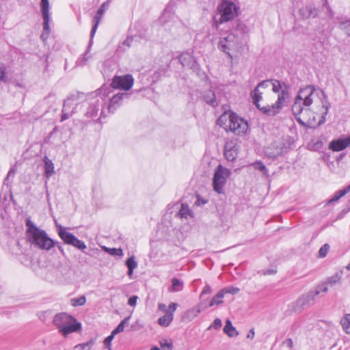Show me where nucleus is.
I'll return each instance as SVG.
<instances>
[{"label": "nucleus", "mask_w": 350, "mask_h": 350, "mask_svg": "<svg viewBox=\"0 0 350 350\" xmlns=\"http://www.w3.org/2000/svg\"><path fill=\"white\" fill-rule=\"evenodd\" d=\"M315 98L321 99L322 108L325 109L318 125H321L326 121L325 117L330 107L327 96L323 90H317L314 86L308 85L299 90L291 108L296 120L301 125L310 126V122L308 116L310 113V107L314 102Z\"/></svg>", "instance_id": "obj_1"}, {"label": "nucleus", "mask_w": 350, "mask_h": 350, "mask_svg": "<svg viewBox=\"0 0 350 350\" xmlns=\"http://www.w3.org/2000/svg\"><path fill=\"white\" fill-rule=\"evenodd\" d=\"M26 237L34 247L48 251L53 247L55 242L50 238L45 230L38 228L30 219L26 220Z\"/></svg>", "instance_id": "obj_2"}, {"label": "nucleus", "mask_w": 350, "mask_h": 350, "mask_svg": "<svg viewBox=\"0 0 350 350\" xmlns=\"http://www.w3.org/2000/svg\"><path fill=\"white\" fill-rule=\"evenodd\" d=\"M271 88L274 93H278L277 100L271 105H267L260 108V110L267 116L279 113L282 108L287 105L289 98L288 88L285 83L272 79Z\"/></svg>", "instance_id": "obj_3"}, {"label": "nucleus", "mask_w": 350, "mask_h": 350, "mask_svg": "<svg viewBox=\"0 0 350 350\" xmlns=\"http://www.w3.org/2000/svg\"><path fill=\"white\" fill-rule=\"evenodd\" d=\"M217 122L226 131H230L239 136L246 134L249 128L246 120L230 111H225L221 114Z\"/></svg>", "instance_id": "obj_4"}, {"label": "nucleus", "mask_w": 350, "mask_h": 350, "mask_svg": "<svg viewBox=\"0 0 350 350\" xmlns=\"http://www.w3.org/2000/svg\"><path fill=\"white\" fill-rule=\"evenodd\" d=\"M239 8L232 1L224 0L217 7V14L214 17V25L218 29L219 25L232 21L238 14Z\"/></svg>", "instance_id": "obj_5"}, {"label": "nucleus", "mask_w": 350, "mask_h": 350, "mask_svg": "<svg viewBox=\"0 0 350 350\" xmlns=\"http://www.w3.org/2000/svg\"><path fill=\"white\" fill-rule=\"evenodd\" d=\"M242 44L241 38L238 34L231 32L228 34L221 36L217 43L218 49L226 53L231 59L232 58L230 52L239 51Z\"/></svg>", "instance_id": "obj_6"}, {"label": "nucleus", "mask_w": 350, "mask_h": 350, "mask_svg": "<svg viewBox=\"0 0 350 350\" xmlns=\"http://www.w3.org/2000/svg\"><path fill=\"white\" fill-rule=\"evenodd\" d=\"M83 98V93L79 92L70 93L64 102L61 121H64L72 116L78 103Z\"/></svg>", "instance_id": "obj_7"}, {"label": "nucleus", "mask_w": 350, "mask_h": 350, "mask_svg": "<svg viewBox=\"0 0 350 350\" xmlns=\"http://www.w3.org/2000/svg\"><path fill=\"white\" fill-rule=\"evenodd\" d=\"M327 291L326 286H317V288L310 291L308 293L302 295L297 300L295 310L300 312L302 310L309 308L314 304L315 297L318 296L321 292L326 293Z\"/></svg>", "instance_id": "obj_8"}, {"label": "nucleus", "mask_w": 350, "mask_h": 350, "mask_svg": "<svg viewBox=\"0 0 350 350\" xmlns=\"http://www.w3.org/2000/svg\"><path fill=\"white\" fill-rule=\"evenodd\" d=\"M230 174V171L221 165H219L216 167L213 178V187L215 191L218 193H224V186Z\"/></svg>", "instance_id": "obj_9"}, {"label": "nucleus", "mask_w": 350, "mask_h": 350, "mask_svg": "<svg viewBox=\"0 0 350 350\" xmlns=\"http://www.w3.org/2000/svg\"><path fill=\"white\" fill-rule=\"evenodd\" d=\"M57 234L66 244L71 245L77 249L84 251L86 249L85 243L78 239L73 234L68 232L67 228L60 224H56Z\"/></svg>", "instance_id": "obj_10"}, {"label": "nucleus", "mask_w": 350, "mask_h": 350, "mask_svg": "<svg viewBox=\"0 0 350 350\" xmlns=\"http://www.w3.org/2000/svg\"><path fill=\"white\" fill-rule=\"evenodd\" d=\"M134 79L131 75L123 76H115L111 85L114 89H120L125 91L129 90L133 85Z\"/></svg>", "instance_id": "obj_11"}, {"label": "nucleus", "mask_w": 350, "mask_h": 350, "mask_svg": "<svg viewBox=\"0 0 350 350\" xmlns=\"http://www.w3.org/2000/svg\"><path fill=\"white\" fill-rule=\"evenodd\" d=\"M105 103V93L103 94V90H99L96 93V98L90 103V106L85 113L88 118L96 117L98 114L100 107Z\"/></svg>", "instance_id": "obj_12"}, {"label": "nucleus", "mask_w": 350, "mask_h": 350, "mask_svg": "<svg viewBox=\"0 0 350 350\" xmlns=\"http://www.w3.org/2000/svg\"><path fill=\"white\" fill-rule=\"evenodd\" d=\"M109 5V0L104 2L100 5V7L98 8L95 16L94 17V19H93L94 25L92 27V29L91 33H90V41L89 47H90V46L92 44V39L96 33L98 24L103 17V15L105 13V10L108 8Z\"/></svg>", "instance_id": "obj_13"}, {"label": "nucleus", "mask_w": 350, "mask_h": 350, "mask_svg": "<svg viewBox=\"0 0 350 350\" xmlns=\"http://www.w3.org/2000/svg\"><path fill=\"white\" fill-rule=\"evenodd\" d=\"M272 79L265 80L259 83L255 89L252 92L251 96L253 100V103L256 107L260 109L262 108L259 104V101L262 99V92H260V88H267L271 87Z\"/></svg>", "instance_id": "obj_14"}, {"label": "nucleus", "mask_w": 350, "mask_h": 350, "mask_svg": "<svg viewBox=\"0 0 350 350\" xmlns=\"http://www.w3.org/2000/svg\"><path fill=\"white\" fill-rule=\"evenodd\" d=\"M239 146L234 140L228 141L224 146V156L228 161H233L238 156Z\"/></svg>", "instance_id": "obj_15"}, {"label": "nucleus", "mask_w": 350, "mask_h": 350, "mask_svg": "<svg viewBox=\"0 0 350 350\" xmlns=\"http://www.w3.org/2000/svg\"><path fill=\"white\" fill-rule=\"evenodd\" d=\"M178 304L172 302L168 306L167 312L158 319V323L163 327H168L174 319V313L177 309Z\"/></svg>", "instance_id": "obj_16"}, {"label": "nucleus", "mask_w": 350, "mask_h": 350, "mask_svg": "<svg viewBox=\"0 0 350 350\" xmlns=\"http://www.w3.org/2000/svg\"><path fill=\"white\" fill-rule=\"evenodd\" d=\"M70 321H75V317L66 312L55 314L53 319V323L59 332L62 327L66 325Z\"/></svg>", "instance_id": "obj_17"}, {"label": "nucleus", "mask_w": 350, "mask_h": 350, "mask_svg": "<svg viewBox=\"0 0 350 350\" xmlns=\"http://www.w3.org/2000/svg\"><path fill=\"white\" fill-rule=\"evenodd\" d=\"M350 146V135L345 138L333 140L329 143V147L335 152H339Z\"/></svg>", "instance_id": "obj_18"}, {"label": "nucleus", "mask_w": 350, "mask_h": 350, "mask_svg": "<svg viewBox=\"0 0 350 350\" xmlns=\"http://www.w3.org/2000/svg\"><path fill=\"white\" fill-rule=\"evenodd\" d=\"M81 323L75 318V321H70L66 325L62 327L59 332L66 337L68 334L73 332H79L81 331Z\"/></svg>", "instance_id": "obj_19"}, {"label": "nucleus", "mask_w": 350, "mask_h": 350, "mask_svg": "<svg viewBox=\"0 0 350 350\" xmlns=\"http://www.w3.org/2000/svg\"><path fill=\"white\" fill-rule=\"evenodd\" d=\"M128 97V94L126 93H118L114 95L109 100L108 105V111L109 113H114L116 110L117 107H119L121 104L122 100Z\"/></svg>", "instance_id": "obj_20"}, {"label": "nucleus", "mask_w": 350, "mask_h": 350, "mask_svg": "<svg viewBox=\"0 0 350 350\" xmlns=\"http://www.w3.org/2000/svg\"><path fill=\"white\" fill-rule=\"evenodd\" d=\"M179 61L183 66L194 69L196 68V61L189 53H182L179 56Z\"/></svg>", "instance_id": "obj_21"}, {"label": "nucleus", "mask_w": 350, "mask_h": 350, "mask_svg": "<svg viewBox=\"0 0 350 350\" xmlns=\"http://www.w3.org/2000/svg\"><path fill=\"white\" fill-rule=\"evenodd\" d=\"M299 12L304 18H314L317 16V10L312 5H306L300 10Z\"/></svg>", "instance_id": "obj_22"}, {"label": "nucleus", "mask_w": 350, "mask_h": 350, "mask_svg": "<svg viewBox=\"0 0 350 350\" xmlns=\"http://www.w3.org/2000/svg\"><path fill=\"white\" fill-rule=\"evenodd\" d=\"M201 311L202 310L199 306H194L191 308H189L185 312L183 318L187 319L188 321H191L197 317Z\"/></svg>", "instance_id": "obj_23"}, {"label": "nucleus", "mask_w": 350, "mask_h": 350, "mask_svg": "<svg viewBox=\"0 0 350 350\" xmlns=\"http://www.w3.org/2000/svg\"><path fill=\"white\" fill-rule=\"evenodd\" d=\"M43 161L44 163V174L46 178L49 179L55 173L54 164L46 156L44 157Z\"/></svg>", "instance_id": "obj_24"}, {"label": "nucleus", "mask_w": 350, "mask_h": 350, "mask_svg": "<svg viewBox=\"0 0 350 350\" xmlns=\"http://www.w3.org/2000/svg\"><path fill=\"white\" fill-rule=\"evenodd\" d=\"M177 215L180 218L185 219L192 218L194 217L193 211L186 204H181L180 208L179 209Z\"/></svg>", "instance_id": "obj_25"}, {"label": "nucleus", "mask_w": 350, "mask_h": 350, "mask_svg": "<svg viewBox=\"0 0 350 350\" xmlns=\"http://www.w3.org/2000/svg\"><path fill=\"white\" fill-rule=\"evenodd\" d=\"M204 100L205 102L213 106L216 107L218 105L219 101L217 100L215 94L212 90H208L204 94Z\"/></svg>", "instance_id": "obj_26"}, {"label": "nucleus", "mask_w": 350, "mask_h": 350, "mask_svg": "<svg viewBox=\"0 0 350 350\" xmlns=\"http://www.w3.org/2000/svg\"><path fill=\"white\" fill-rule=\"evenodd\" d=\"M226 293V290H221L219 291L215 296H213L208 304L209 307L213 306L215 305H219L223 303V297Z\"/></svg>", "instance_id": "obj_27"}, {"label": "nucleus", "mask_w": 350, "mask_h": 350, "mask_svg": "<svg viewBox=\"0 0 350 350\" xmlns=\"http://www.w3.org/2000/svg\"><path fill=\"white\" fill-rule=\"evenodd\" d=\"M224 332L229 337H235L238 336L239 333L236 330L235 327L232 325V322L230 320L226 321L225 326L224 327Z\"/></svg>", "instance_id": "obj_28"}, {"label": "nucleus", "mask_w": 350, "mask_h": 350, "mask_svg": "<svg viewBox=\"0 0 350 350\" xmlns=\"http://www.w3.org/2000/svg\"><path fill=\"white\" fill-rule=\"evenodd\" d=\"M43 17V33L41 35V38L43 40L47 39L49 34L50 33V27H49V21L50 16H42Z\"/></svg>", "instance_id": "obj_29"}, {"label": "nucleus", "mask_w": 350, "mask_h": 350, "mask_svg": "<svg viewBox=\"0 0 350 350\" xmlns=\"http://www.w3.org/2000/svg\"><path fill=\"white\" fill-rule=\"evenodd\" d=\"M340 325L345 333L350 334V314H346L342 317Z\"/></svg>", "instance_id": "obj_30"}, {"label": "nucleus", "mask_w": 350, "mask_h": 350, "mask_svg": "<svg viewBox=\"0 0 350 350\" xmlns=\"http://www.w3.org/2000/svg\"><path fill=\"white\" fill-rule=\"evenodd\" d=\"M281 152V150L273 146H269L265 148V154L269 158H275Z\"/></svg>", "instance_id": "obj_31"}, {"label": "nucleus", "mask_w": 350, "mask_h": 350, "mask_svg": "<svg viewBox=\"0 0 350 350\" xmlns=\"http://www.w3.org/2000/svg\"><path fill=\"white\" fill-rule=\"evenodd\" d=\"M126 265L128 268V275L131 277L133 270L137 267V262L135 260L134 256H131L126 260Z\"/></svg>", "instance_id": "obj_32"}, {"label": "nucleus", "mask_w": 350, "mask_h": 350, "mask_svg": "<svg viewBox=\"0 0 350 350\" xmlns=\"http://www.w3.org/2000/svg\"><path fill=\"white\" fill-rule=\"evenodd\" d=\"M235 34H238L242 39V36L247 33L248 29L247 26L242 22H238L234 28Z\"/></svg>", "instance_id": "obj_33"}, {"label": "nucleus", "mask_w": 350, "mask_h": 350, "mask_svg": "<svg viewBox=\"0 0 350 350\" xmlns=\"http://www.w3.org/2000/svg\"><path fill=\"white\" fill-rule=\"evenodd\" d=\"M95 344V339H90L86 342L77 345L74 347V350H90L92 347Z\"/></svg>", "instance_id": "obj_34"}, {"label": "nucleus", "mask_w": 350, "mask_h": 350, "mask_svg": "<svg viewBox=\"0 0 350 350\" xmlns=\"http://www.w3.org/2000/svg\"><path fill=\"white\" fill-rule=\"evenodd\" d=\"M342 271H339L335 273L333 275L327 278V284H334L340 281Z\"/></svg>", "instance_id": "obj_35"}, {"label": "nucleus", "mask_w": 350, "mask_h": 350, "mask_svg": "<svg viewBox=\"0 0 350 350\" xmlns=\"http://www.w3.org/2000/svg\"><path fill=\"white\" fill-rule=\"evenodd\" d=\"M71 305L74 307L84 306L86 302V298L84 295L79 297L72 298L70 300Z\"/></svg>", "instance_id": "obj_36"}, {"label": "nucleus", "mask_w": 350, "mask_h": 350, "mask_svg": "<svg viewBox=\"0 0 350 350\" xmlns=\"http://www.w3.org/2000/svg\"><path fill=\"white\" fill-rule=\"evenodd\" d=\"M339 27L349 37H350V20H345V21L340 22Z\"/></svg>", "instance_id": "obj_37"}, {"label": "nucleus", "mask_w": 350, "mask_h": 350, "mask_svg": "<svg viewBox=\"0 0 350 350\" xmlns=\"http://www.w3.org/2000/svg\"><path fill=\"white\" fill-rule=\"evenodd\" d=\"M41 11L42 16H49V3L48 0H41Z\"/></svg>", "instance_id": "obj_38"}, {"label": "nucleus", "mask_w": 350, "mask_h": 350, "mask_svg": "<svg viewBox=\"0 0 350 350\" xmlns=\"http://www.w3.org/2000/svg\"><path fill=\"white\" fill-rule=\"evenodd\" d=\"M255 170L262 172L265 174H267L268 170L266 166L261 161H256L252 164Z\"/></svg>", "instance_id": "obj_39"}, {"label": "nucleus", "mask_w": 350, "mask_h": 350, "mask_svg": "<svg viewBox=\"0 0 350 350\" xmlns=\"http://www.w3.org/2000/svg\"><path fill=\"white\" fill-rule=\"evenodd\" d=\"M160 345L161 350H172L173 349L172 342L167 340H165L164 342H161Z\"/></svg>", "instance_id": "obj_40"}, {"label": "nucleus", "mask_w": 350, "mask_h": 350, "mask_svg": "<svg viewBox=\"0 0 350 350\" xmlns=\"http://www.w3.org/2000/svg\"><path fill=\"white\" fill-rule=\"evenodd\" d=\"M329 249V245L327 243L324 244L319 250V256L324 258L326 256L327 252Z\"/></svg>", "instance_id": "obj_41"}, {"label": "nucleus", "mask_w": 350, "mask_h": 350, "mask_svg": "<svg viewBox=\"0 0 350 350\" xmlns=\"http://www.w3.org/2000/svg\"><path fill=\"white\" fill-rule=\"evenodd\" d=\"M344 196H345V192H343L342 190L338 191L337 192L335 193L333 198L328 201L327 204H331L334 202H336L340 198L343 197Z\"/></svg>", "instance_id": "obj_42"}, {"label": "nucleus", "mask_w": 350, "mask_h": 350, "mask_svg": "<svg viewBox=\"0 0 350 350\" xmlns=\"http://www.w3.org/2000/svg\"><path fill=\"white\" fill-rule=\"evenodd\" d=\"M5 67L3 66H0V84L1 83H6L8 81V77L5 74Z\"/></svg>", "instance_id": "obj_43"}, {"label": "nucleus", "mask_w": 350, "mask_h": 350, "mask_svg": "<svg viewBox=\"0 0 350 350\" xmlns=\"http://www.w3.org/2000/svg\"><path fill=\"white\" fill-rule=\"evenodd\" d=\"M109 254L111 256H122L123 251L121 248H110Z\"/></svg>", "instance_id": "obj_44"}, {"label": "nucleus", "mask_w": 350, "mask_h": 350, "mask_svg": "<svg viewBox=\"0 0 350 350\" xmlns=\"http://www.w3.org/2000/svg\"><path fill=\"white\" fill-rule=\"evenodd\" d=\"M222 325L221 320L219 318H216L213 323L210 325L208 329L213 327L215 329H219Z\"/></svg>", "instance_id": "obj_45"}, {"label": "nucleus", "mask_w": 350, "mask_h": 350, "mask_svg": "<svg viewBox=\"0 0 350 350\" xmlns=\"http://www.w3.org/2000/svg\"><path fill=\"white\" fill-rule=\"evenodd\" d=\"M323 6L326 8L327 9V16L328 18L332 19L334 17V12L332 10L331 8L328 5L327 0H325V1L323 3Z\"/></svg>", "instance_id": "obj_46"}, {"label": "nucleus", "mask_w": 350, "mask_h": 350, "mask_svg": "<svg viewBox=\"0 0 350 350\" xmlns=\"http://www.w3.org/2000/svg\"><path fill=\"white\" fill-rule=\"evenodd\" d=\"M115 335L116 334H113V333L111 332V334L105 338L104 340V345L106 347H110L111 341L113 339Z\"/></svg>", "instance_id": "obj_47"}, {"label": "nucleus", "mask_w": 350, "mask_h": 350, "mask_svg": "<svg viewBox=\"0 0 350 350\" xmlns=\"http://www.w3.org/2000/svg\"><path fill=\"white\" fill-rule=\"evenodd\" d=\"M16 170L14 167L11 168L9 170L8 174L5 180H4V185H5V184L8 185V182L10 178V177H14L15 174H16Z\"/></svg>", "instance_id": "obj_48"}, {"label": "nucleus", "mask_w": 350, "mask_h": 350, "mask_svg": "<svg viewBox=\"0 0 350 350\" xmlns=\"http://www.w3.org/2000/svg\"><path fill=\"white\" fill-rule=\"evenodd\" d=\"M222 290H226V293H230L234 295L239 291V288L231 286L230 287L224 288Z\"/></svg>", "instance_id": "obj_49"}, {"label": "nucleus", "mask_w": 350, "mask_h": 350, "mask_svg": "<svg viewBox=\"0 0 350 350\" xmlns=\"http://www.w3.org/2000/svg\"><path fill=\"white\" fill-rule=\"evenodd\" d=\"M137 299H138V297L137 295H133L129 297V299L128 300V304L130 306L134 307L137 304Z\"/></svg>", "instance_id": "obj_50"}, {"label": "nucleus", "mask_w": 350, "mask_h": 350, "mask_svg": "<svg viewBox=\"0 0 350 350\" xmlns=\"http://www.w3.org/2000/svg\"><path fill=\"white\" fill-rule=\"evenodd\" d=\"M15 245L17 247V249L15 251H14L13 252H14L17 255L22 254L25 253V250L21 248V246L18 241H17V240L15 241Z\"/></svg>", "instance_id": "obj_51"}, {"label": "nucleus", "mask_w": 350, "mask_h": 350, "mask_svg": "<svg viewBox=\"0 0 350 350\" xmlns=\"http://www.w3.org/2000/svg\"><path fill=\"white\" fill-rule=\"evenodd\" d=\"M124 329V326L121 323H120L117 325V327L112 331V332L113 333V334L116 335L117 334L123 332Z\"/></svg>", "instance_id": "obj_52"}, {"label": "nucleus", "mask_w": 350, "mask_h": 350, "mask_svg": "<svg viewBox=\"0 0 350 350\" xmlns=\"http://www.w3.org/2000/svg\"><path fill=\"white\" fill-rule=\"evenodd\" d=\"M211 292V286H204L202 292L200 294V297L202 298L206 294H209Z\"/></svg>", "instance_id": "obj_53"}, {"label": "nucleus", "mask_w": 350, "mask_h": 350, "mask_svg": "<svg viewBox=\"0 0 350 350\" xmlns=\"http://www.w3.org/2000/svg\"><path fill=\"white\" fill-rule=\"evenodd\" d=\"M206 202H207L206 200H205L200 198L199 196H198L197 197V200L195 202L194 204L196 206H202V205L205 204Z\"/></svg>", "instance_id": "obj_54"}, {"label": "nucleus", "mask_w": 350, "mask_h": 350, "mask_svg": "<svg viewBox=\"0 0 350 350\" xmlns=\"http://www.w3.org/2000/svg\"><path fill=\"white\" fill-rule=\"evenodd\" d=\"M183 286H170L169 288L170 292H178L183 290Z\"/></svg>", "instance_id": "obj_55"}, {"label": "nucleus", "mask_w": 350, "mask_h": 350, "mask_svg": "<svg viewBox=\"0 0 350 350\" xmlns=\"http://www.w3.org/2000/svg\"><path fill=\"white\" fill-rule=\"evenodd\" d=\"M283 344L287 346L288 348L292 349L293 347V342L291 338H287L284 342Z\"/></svg>", "instance_id": "obj_56"}, {"label": "nucleus", "mask_w": 350, "mask_h": 350, "mask_svg": "<svg viewBox=\"0 0 350 350\" xmlns=\"http://www.w3.org/2000/svg\"><path fill=\"white\" fill-rule=\"evenodd\" d=\"M263 271L264 275H273L277 272L276 269L274 268L269 269H267L266 271Z\"/></svg>", "instance_id": "obj_57"}, {"label": "nucleus", "mask_w": 350, "mask_h": 350, "mask_svg": "<svg viewBox=\"0 0 350 350\" xmlns=\"http://www.w3.org/2000/svg\"><path fill=\"white\" fill-rule=\"evenodd\" d=\"M158 308L159 310H161L165 313H166L167 311V308L165 304H159Z\"/></svg>", "instance_id": "obj_58"}, {"label": "nucleus", "mask_w": 350, "mask_h": 350, "mask_svg": "<svg viewBox=\"0 0 350 350\" xmlns=\"http://www.w3.org/2000/svg\"><path fill=\"white\" fill-rule=\"evenodd\" d=\"M254 334H255L254 329H251L249 331V332H248V334H247V337L248 338L253 339V338H254Z\"/></svg>", "instance_id": "obj_59"}, {"label": "nucleus", "mask_w": 350, "mask_h": 350, "mask_svg": "<svg viewBox=\"0 0 350 350\" xmlns=\"http://www.w3.org/2000/svg\"><path fill=\"white\" fill-rule=\"evenodd\" d=\"M89 58H90V56H88V52L86 51L83 55V62L81 63V65H84L85 64V62L88 60Z\"/></svg>", "instance_id": "obj_60"}, {"label": "nucleus", "mask_w": 350, "mask_h": 350, "mask_svg": "<svg viewBox=\"0 0 350 350\" xmlns=\"http://www.w3.org/2000/svg\"><path fill=\"white\" fill-rule=\"evenodd\" d=\"M131 319V316H128L125 317L123 320L120 321V323L125 327V325L129 323V321Z\"/></svg>", "instance_id": "obj_61"}, {"label": "nucleus", "mask_w": 350, "mask_h": 350, "mask_svg": "<svg viewBox=\"0 0 350 350\" xmlns=\"http://www.w3.org/2000/svg\"><path fill=\"white\" fill-rule=\"evenodd\" d=\"M132 39L131 38H127L123 42L124 45H126L127 46L130 47L131 46Z\"/></svg>", "instance_id": "obj_62"}, {"label": "nucleus", "mask_w": 350, "mask_h": 350, "mask_svg": "<svg viewBox=\"0 0 350 350\" xmlns=\"http://www.w3.org/2000/svg\"><path fill=\"white\" fill-rule=\"evenodd\" d=\"M172 284L175 285V284H181L178 279L173 278L172 280Z\"/></svg>", "instance_id": "obj_63"}, {"label": "nucleus", "mask_w": 350, "mask_h": 350, "mask_svg": "<svg viewBox=\"0 0 350 350\" xmlns=\"http://www.w3.org/2000/svg\"><path fill=\"white\" fill-rule=\"evenodd\" d=\"M342 191L345 192V194L346 195L350 191V185L347 188L342 189Z\"/></svg>", "instance_id": "obj_64"}]
</instances>
